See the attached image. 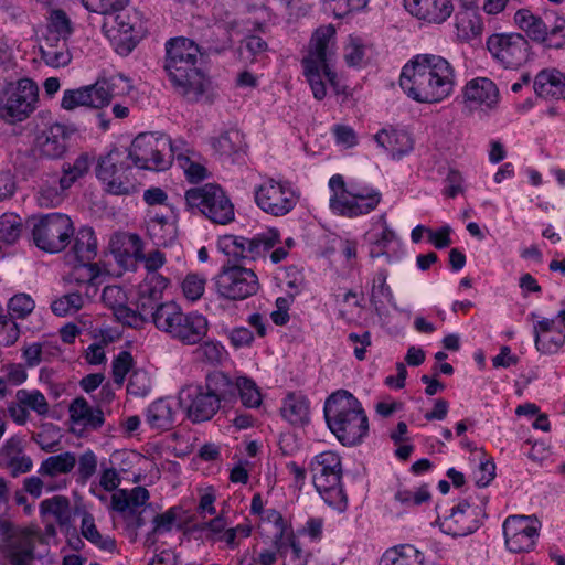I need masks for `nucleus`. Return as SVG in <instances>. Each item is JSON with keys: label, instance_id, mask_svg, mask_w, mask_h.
Returning <instances> with one entry per match:
<instances>
[{"label": "nucleus", "instance_id": "1", "mask_svg": "<svg viewBox=\"0 0 565 565\" xmlns=\"http://www.w3.org/2000/svg\"><path fill=\"white\" fill-rule=\"evenodd\" d=\"M456 73L448 60L435 54H417L402 68L399 85L418 103L436 104L455 89Z\"/></svg>", "mask_w": 565, "mask_h": 565}, {"label": "nucleus", "instance_id": "2", "mask_svg": "<svg viewBox=\"0 0 565 565\" xmlns=\"http://www.w3.org/2000/svg\"><path fill=\"white\" fill-rule=\"evenodd\" d=\"M200 47L185 38L172 39L167 43L164 68L179 94L188 100L196 102L205 93L209 79L198 68Z\"/></svg>", "mask_w": 565, "mask_h": 565}, {"label": "nucleus", "instance_id": "3", "mask_svg": "<svg viewBox=\"0 0 565 565\" xmlns=\"http://www.w3.org/2000/svg\"><path fill=\"white\" fill-rule=\"evenodd\" d=\"M334 35L335 29L332 24L318 28L310 40L308 54L302 60L303 74L313 97L318 100H322L327 96V82L335 94L342 93L338 75L332 68Z\"/></svg>", "mask_w": 565, "mask_h": 565}, {"label": "nucleus", "instance_id": "4", "mask_svg": "<svg viewBox=\"0 0 565 565\" xmlns=\"http://www.w3.org/2000/svg\"><path fill=\"white\" fill-rule=\"evenodd\" d=\"M328 427L347 447L362 443L369 433V419L361 403L348 391H338L324 405Z\"/></svg>", "mask_w": 565, "mask_h": 565}, {"label": "nucleus", "instance_id": "5", "mask_svg": "<svg viewBox=\"0 0 565 565\" xmlns=\"http://www.w3.org/2000/svg\"><path fill=\"white\" fill-rule=\"evenodd\" d=\"M232 390L227 374L212 372L206 376L204 385L183 387L179 401L193 423L205 422L218 412L222 402H233Z\"/></svg>", "mask_w": 565, "mask_h": 565}, {"label": "nucleus", "instance_id": "6", "mask_svg": "<svg viewBox=\"0 0 565 565\" xmlns=\"http://www.w3.org/2000/svg\"><path fill=\"white\" fill-rule=\"evenodd\" d=\"M156 328L185 347L198 345L210 329L209 320L196 311L184 312L173 301L161 302L151 313Z\"/></svg>", "mask_w": 565, "mask_h": 565}, {"label": "nucleus", "instance_id": "7", "mask_svg": "<svg viewBox=\"0 0 565 565\" xmlns=\"http://www.w3.org/2000/svg\"><path fill=\"white\" fill-rule=\"evenodd\" d=\"M180 140L171 141L166 136L154 134L138 135L126 152L127 160L145 170L161 171L170 167L174 154L180 150Z\"/></svg>", "mask_w": 565, "mask_h": 565}, {"label": "nucleus", "instance_id": "8", "mask_svg": "<svg viewBox=\"0 0 565 565\" xmlns=\"http://www.w3.org/2000/svg\"><path fill=\"white\" fill-rule=\"evenodd\" d=\"M312 481L322 499L338 510L347 507V497L341 487L342 465L334 451H323L310 462Z\"/></svg>", "mask_w": 565, "mask_h": 565}, {"label": "nucleus", "instance_id": "9", "mask_svg": "<svg viewBox=\"0 0 565 565\" xmlns=\"http://www.w3.org/2000/svg\"><path fill=\"white\" fill-rule=\"evenodd\" d=\"M184 199L189 210L198 211L215 224L225 225L235 217L232 201L217 184L192 188L185 192Z\"/></svg>", "mask_w": 565, "mask_h": 565}, {"label": "nucleus", "instance_id": "10", "mask_svg": "<svg viewBox=\"0 0 565 565\" xmlns=\"http://www.w3.org/2000/svg\"><path fill=\"white\" fill-rule=\"evenodd\" d=\"M39 88L30 78L9 83L0 95V118L9 124L25 120L35 110Z\"/></svg>", "mask_w": 565, "mask_h": 565}, {"label": "nucleus", "instance_id": "11", "mask_svg": "<svg viewBox=\"0 0 565 565\" xmlns=\"http://www.w3.org/2000/svg\"><path fill=\"white\" fill-rule=\"evenodd\" d=\"M102 30L121 55L129 54L145 33L138 12L126 8L104 15Z\"/></svg>", "mask_w": 565, "mask_h": 565}, {"label": "nucleus", "instance_id": "12", "mask_svg": "<svg viewBox=\"0 0 565 565\" xmlns=\"http://www.w3.org/2000/svg\"><path fill=\"white\" fill-rule=\"evenodd\" d=\"M126 161V152L119 149L110 150L98 160L96 175L107 193L129 195L138 191L136 179L130 178L131 167Z\"/></svg>", "mask_w": 565, "mask_h": 565}, {"label": "nucleus", "instance_id": "13", "mask_svg": "<svg viewBox=\"0 0 565 565\" xmlns=\"http://www.w3.org/2000/svg\"><path fill=\"white\" fill-rule=\"evenodd\" d=\"M74 236L72 220L61 213H50L38 218L32 228L34 244L47 253L64 250Z\"/></svg>", "mask_w": 565, "mask_h": 565}, {"label": "nucleus", "instance_id": "14", "mask_svg": "<svg viewBox=\"0 0 565 565\" xmlns=\"http://www.w3.org/2000/svg\"><path fill=\"white\" fill-rule=\"evenodd\" d=\"M215 286L217 294L230 300H244L255 295L260 287L253 269L231 264L230 260L215 277Z\"/></svg>", "mask_w": 565, "mask_h": 565}, {"label": "nucleus", "instance_id": "15", "mask_svg": "<svg viewBox=\"0 0 565 565\" xmlns=\"http://www.w3.org/2000/svg\"><path fill=\"white\" fill-rule=\"evenodd\" d=\"M255 201L265 213L284 216L296 206L297 196L289 185L270 179L256 189Z\"/></svg>", "mask_w": 565, "mask_h": 565}, {"label": "nucleus", "instance_id": "16", "mask_svg": "<svg viewBox=\"0 0 565 565\" xmlns=\"http://www.w3.org/2000/svg\"><path fill=\"white\" fill-rule=\"evenodd\" d=\"M499 102V88L488 77L472 78L461 89V104L469 113H489L498 107Z\"/></svg>", "mask_w": 565, "mask_h": 565}, {"label": "nucleus", "instance_id": "17", "mask_svg": "<svg viewBox=\"0 0 565 565\" xmlns=\"http://www.w3.org/2000/svg\"><path fill=\"white\" fill-rule=\"evenodd\" d=\"M487 45L490 53L505 67L518 68L527 61L530 45L519 33L493 34Z\"/></svg>", "mask_w": 565, "mask_h": 565}, {"label": "nucleus", "instance_id": "18", "mask_svg": "<svg viewBox=\"0 0 565 565\" xmlns=\"http://www.w3.org/2000/svg\"><path fill=\"white\" fill-rule=\"evenodd\" d=\"M507 547L513 553L530 552L539 536V522L525 515L509 516L503 524Z\"/></svg>", "mask_w": 565, "mask_h": 565}, {"label": "nucleus", "instance_id": "19", "mask_svg": "<svg viewBox=\"0 0 565 565\" xmlns=\"http://www.w3.org/2000/svg\"><path fill=\"white\" fill-rule=\"evenodd\" d=\"M483 516V510L479 504L462 500L452 508L450 515L443 520L441 529L449 535L465 536L478 529Z\"/></svg>", "mask_w": 565, "mask_h": 565}, {"label": "nucleus", "instance_id": "20", "mask_svg": "<svg viewBox=\"0 0 565 565\" xmlns=\"http://www.w3.org/2000/svg\"><path fill=\"white\" fill-rule=\"evenodd\" d=\"M72 431L78 436L98 430L105 423V415L100 407L92 406L86 398L79 396L68 406Z\"/></svg>", "mask_w": 565, "mask_h": 565}, {"label": "nucleus", "instance_id": "21", "mask_svg": "<svg viewBox=\"0 0 565 565\" xmlns=\"http://www.w3.org/2000/svg\"><path fill=\"white\" fill-rule=\"evenodd\" d=\"M109 250L124 270L135 269L142 256L143 243L138 234L118 232L110 237Z\"/></svg>", "mask_w": 565, "mask_h": 565}, {"label": "nucleus", "instance_id": "22", "mask_svg": "<svg viewBox=\"0 0 565 565\" xmlns=\"http://www.w3.org/2000/svg\"><path fill=\"white\" fill-rule=\"evenodd\" d=\"M104 305L111 310L115 319L129 327H138L143 322L142 313L128 307L125 290L116 285L107 286L102 294Z\"/></svg>", "mask_w": 565, "mask_h": 565}, {"label": "nucleus", "instance_id": "23", "mask_svg": "<svg viewBox=\"0 0 565 565\" xmlns=\"http://www.w3.org/2000/svg\"><path fill=\"white\" fill-rule=\"evenodd\" d=\"M42 540V534L36 527H25L14 534L7 546V557L13 565H26L34 555L36 542Z\"/></svg>", "mask_w": 565, "mask_h": 565}, {"label": "nucleus", "instance_id": "24", "mask_svg": "<svg viewBox=\"0 0 565 565\" xmlns=\"http://www.w3.org/2000/svg\"><path fill=\"white\" fill-rule=\"evenodd\" d=\"M66 138L65 127L54 124L36 137L34 152L43 158L57 159L66 151Z\"/></svg>", "mask_w": 565, "mask_h": 565}, {"label": "nucleus", "instance_id": "25", "mask_svg": "<svg viewBox=\"0 0 565 565\" xmlns=\"http://www.w3.org/2000/svg\"><path fill=\"white\" fill-rule=\"evenodd\" d=\"M0 456L12 477L26 473L32 470L33 461L24 452L23 440L19 436H12L0 448Z\"/></svg>", "mask_w": 565, "mask_h": 565}, {"label": "nucleus", "instance_id": "26", "mask_svg": "<svg viewBox=\"0 0 565 565\" xmlns=\"http://www.w3.org/2000/svg\"><path fill=\"white\" fill-rule=\"evenodd\" d=\"M413 15L434 23L446 21L454 12L452 0H404Z\"/></svg>", "mask_w": 565, "mask_h": 565}, {"label": "nucleus", "instance_id": "27", "mask_svg": "<svg viewBox=\"0 0 565 565\" xmlns=\"http://www.w3.org/2000/svg\"><path fill=\"white\" fill-rule=\"evenodd\" d=\"M169 285V279L159 273L147 274L138 289V308L139 312L145 313L150 310V315L159 306L162 294Z\"/></svg>", "mask_w": 565, "mask_h": 565}, {"label": "nucleus", "instance_id": "28", "mask_svg": "<svg viewBox=\"0 0 565 565\" xmlns=\"http://www.w3.org/2000/svg\"><path fill=\"white\" fill-rule=\"evenodd\" d=\"M150 498L149 491L143 487L131 490L120 489L111 495V509L126 515H135L145 507Z\"/></svg>", "mask_w": 565, "mask_h": 565}, {"label": "nucleus", "instance_id": "29", "mask_svg": "<svg viewBox=\"0 0 565 565\" xmlns=\"http://www.w3.org/2000/svg\"><path fill=\"white\" fill-rule=\"evenodd\" d=\"M534 90L543 98H565V75L556 70L541 71L535 77Z\"/></svg>", "mask_w": 565, "mask_h": 565}, {"label": "nucleus", "instance_id": "30", "mask_svg": "<svg viewBox=\"0 0 565 565\" xmlns=\"http://www.w3.org/2000/svg\"><path fill=\"white\" fill-rule=\"evenodd\" d=\"M40 515L45 521L53 518L60 527H68L72 522L71 501L65 495H54L40 503Z\"/></svg>", "mask_w": 565, "mask_h": 565}, {"label": "nucleus", "instance_id": "31", "mask_svg": "<svg viewBox=\"0 0 565 565\" xmlns=\"http://www.w3.org/2000/svg\"><path fill=\"white\" fill-rule=\"evenodd\" d=\"M102 100L95 83L77 89L65 90L61 106L66 110H73L77 107L102 108Z\"/></svg>", "mask_w": 565, "mask_h": 565}, {"label": "nucleus", "instance_id": "32", "mask_svg": "<svg viewBox=\"0 0 565 565\" xmlns=\"http://www.w3.org/2000/svg\"><path fill=\"white\" fill-rule=\"evenodd\" d=\"M280 413L291 425L303 426L309 422V402L302 394L289 393L284 401Z\"/></svg>", "mask_w": 565, "mask_h": 565}, {"label": "nucleus", "instance_id": "33", "mask_svg": "<svg viewBox=\"0 0 565 565\" xmlns=\"http://www.w3.org/2000/svg\"><path fill=\"white\" fill-rule=\"evenodd\" d=\"M375 140L393 157L404 154L413 148L411 136L404 130L394 128L380 130L375 135Z\"/></svg>", "mask_w": 565, "mask_h": 565}, {"label": "nucleus", "instance_id": "34", "mask_svg": "<svg viewBox=\"0 0 565 565\" xmlns=\"http://www.w3.org/2000/svg\"><path fill=\"white\" fill-rule=\"evenodd\" d=\"M230 384L233 386V401L238 394L241 402L245 407L257 408L262 405V393L254 380L246 376H238L233 381L230 377Z\"/></svg>", "mask_w": 565, "mask_h": 565}, {"label": "nucleus", "instance_id": "35", "mask_svg": "<svg viewBox=\"0 0 565 565\" xmlns=\"http://www.w3.org/2000/svg\"><path fill=\"white\" fill-rule=\"evenodd\" d=\"M74 244L72 252L78 262H92L97 255V239L93 228L81 227L72 237Z\"/></svg>", "mask_w": 565, "mask_h": 565}, {"label": "nucleus", "instance_id": "36", "mask_svg": "<svg viewBox=\"0 0 565 565\" xmlns=\"http://www.w3.org/2000/svg\"><path fill=\"white\" fill-rule=\"evenodd\" d=\"M96 86L98 89V94L100 96L102 106H106L109 104L111 98L126 96L131 89L132 85L130 81L122 75H115L109 78L98 79L96 82Z\"/></svg>", "mask_w": 565, "mask_h": 565}, {"label": "nucleus", "instance_id": "37", "mask_svg": "<svg viewBox=\"0 0 565 565\" xmlns=\"http://www.w3.org/2000/svg\"><path fill=\"white\" fill-rule=\"evenodd\" d=\"M543 38L540 43L548 47L561 49L565 45V18L555 13L544 15Z\"/></svg>", "mask_w": 565, "mask_h": 565}, {"label": "nucleus", "instance_id": "38", "mask_svg": "<svg viewBox=\"0 0 565 565\" xmlns=\"http://www.w3.org/2000/svg\"><path fill=\"white\" fill-rule=\"evenodd\" d=\"M329 186L333 192L332 196L330 198L331 210L340 215L353 217V214L356 213V210H354L355 207L348 203L347 199L349 198V190L345 188V182L342 175L335 174L331 177Z\"/></svg>", "mask_w": 565, "mask_h": 565}, {"label": "nucleus", "instance_id": "39", "mask_svg": "<svg viewBox=\"0 0 565 565\" xmlns=\"http://www.w3.org/2000/svg\"><path fill=\"white\" fill-rule=\"evenodd\" d=\"M174 422V411L171 402L160 398L147 409V423L154 429H169Z\"/></svg>", "mask_w": 565, "mask_h": 565}, {"label": "nucleus", "instance_id": "40", "mask_svg": "<svg viewBox=\"0 0 565 565\" xmlns=\"http://www.w3.org/2000/svg\"><path fill=\"white\" fill-rule=\"evenodd\" d=\"M423 555L413 545H401L387 550L381 557L380 565H422Z\"/></svg>", "mask_w": 565, "mask_h": 565}, {"label": "nucleus", "instance_id": "41", "mask_svg": "<svg viewBox=\"0 0 565 565\" xmlns=\"http://www.w3.org/2000/svg\"><path fill=\"white\" fill-rule=\"evenodd\" d=\"M41 56L44 62L53 67L65 66L71 62V53L67 47V40H43L41 46Z\"/></svg>", "mask_w": 565, "mask_h": 565}, {"label": "nucleus", "instance_id": "42", "mask_svg": "<svg viewBox=\"0 0 565 565\" xmlns=\"http://www.w3.org/2000/svg\"><path fill=\"white\" fill-rule=\"evenodd\" d=\"M456 29L460 40L475 39L482 32L481 18L475 10L463 9L456 14Z\"/></svg>", "mask_w": 565, "mask_h": 565}, {"label": "nucleus", "instance_id": "43", "mask_svg": "<svg viewBox=\"0 0 565 565\" xmlns=\"http://www.w3.org/2000/svg\"><path fill=\"white\" fill-rule=\"evenodd\" d=\"M180 150L175 152L174 158L179 167L184 171L186 179L192 183H198L207 178L206 168L191 159L190 153H193L186 148V145L180 140Z\"/></svg>", "mask_w": 565, "mask_h": 565}, {"label": "nucleus", "instance_id": "44", "mask_svg": "<svg viewBox=\"0 0 565 565\" xmlns=\"http://www.w3.org/2000/svg\"><path fill=\"white\" fill-rule=\"evenodd\" d=\"M81 533L87 541L103 551L113 552L116 548L115 540L108 535H103L98 531L94 516L88 512L83 513Z\"/></svg>", "mask_w": 565, "mask_h": 565}, {"label": "nucleus", "instance_id": "45", "mask_svg": "<svg viewBox=\"0 0 565 565\" xmlns=\"http://www.w3.org/2000/svg\"><path fill=\"white\" fill-rule=\"evenodd\" d=\"M76 457L71 451H65L56 456H51L42 461L39 473L47 477L70 473L75 465Z\"/></svg>", "mask_w": 565, "mask_h": 565}, {"label": "nucleus", "instance_id": "46", "mask_svg": "<svg viewBox=\"0 0 565 565\" xmlns=\"http://www.w3.org/2000/svg\"><path fill=\"white\" fill-rule=\"evenodd\" d=\"M73 32V26L67 14L60 9L52 10L46 25L44 40H67Z\"/></svg>", "mask_w": 565, "mask_h": 565}, {"label": "nucleus", "instance_id": "47", "mask_svg": "<svg viewBox=\"0 0 565 565\" xmlns=\"http://www.w3.org/2000/svg\"><path fill=\"white\" fill-rule=\"evenodd\" d=\"M544 17H539L527 9H520L514 14V22L532 41L540 43L543 38Z\"/></svg>", "mask_w": 565, "mask_h": 565}, {"label": "nucleus", "instance_id": "48", "mask_svg": "<svg viewBox=\"0 0 565 565\" xmlns=\"http://www.w3.org/2000/svg\"><path fill=\"white\" fill-rule=\"evenodd\" d=\"M92 162L93 158L88 153H81L72 164L63 166V175L58 178V183L62 188H71L89 171Z\"/></svg>", "mask_w": 565, "mask_h": 565}, {"label": "nucleus", "instance_id": "49", "mask_svg": "<svg viewBox=\"0 0 565 565\" xmlns=\"http://www.w3.org/2000/svg\"><path fill=\"white\" fill-rule=\"evenodd\" d=\"M68 189L70 188H62L56 178H53L51 181L46 180L40 186L38 203L42 207L58 206L64 201Z\"/></svg>", "mask_w": 565, "mask_h": 565}, {"label": "nucleus", "instance_id": "50", "mask_svg": "<svg viewBox=\"0 0 565 565\" xmlns=\"http://www.w3.org/2000/svg\"><path fill=\"white\" fill-rule=\"evenodd\" d=\"M347 200L348 203L356 210V213L353 214L354 217L373 211L381 201V193L374 190H350Z\"/></svg>", "mask_w": 565, "mask_h": 565}, {"label": "nucleus", "instance_id": "51", "mask_svg": "<svg viewBox=\"0 0 565 565\" xmlns=\"http://www.w3.org/2000/svg\"><path fill=\"white\" fill-rule=\"evenodd\" d=\"M17 399H21V404L26 411H33L36 415L45 417L50 413V404L46 397L38 390H19L15 393Z\"/></svg>", "mask_w": 565, "mask_h": 565}, {"label": "nucleus", "instance_id": "52", "mask_svg": "<svg viewBox=\"0 0 565 565\" xmlns=\"http://www.w3.org/2000/svg\"><path fill=\"white\" fill-rule=\"evenodd\" d=\"M280 241L277 230H269L250 238L248 260H256L265 256Z\"/></svg>", "mask_w": 565, "mask_h": 565}, {"label": "nucleus", "instance_id": "53", "mask_svg": "<svg viewBox=\"0 0 565 565\" xmlns=\"http://www.w3.org/2000/svg\"><path fill=\"white\" fill-rule=\"evenodd\" d=\"M193 355L196 361L199 360L200 362L210 365H217L225 356V349L217 341H201L193 351Z\"/></svg>", "mask_w": 565, "mask_h": 565}, {"label": "nucleus", "instance_id": "54", "mask_svg": "<svg viewBox=\"0 0 565 565\" xmlns=\"http://www.w3.org/2000/svg\"><path fill=\"white\" fill-rule=\"evenodd\" d=\"M175 521H177V513L173 508L169 509L164 513L156 514L152 520L153 529L146 536L145 545L148 547L154 546L157 543V535L170 532L172 530Z\"/></svg>", "mask_w": 565, "mask_h": 565}, {"label": "nucleus", "instance_id": "55", "mask_svg": "<svg viewBox=\"0 0 565 565\" xmlns=\"http://www.w3.org/2000/svg\"><path fill=\"white\" fill-rule=\"evenodd\" d=\"M23 231L22 218L15 213H4L0 217V239L8 244L18 241Z\"/></svg>", "mask_w": 565, "mask_h": 565}, {"label": "nucleus", "instance_id": "56", "mask_svg": "<svg viewBox=\"0 0 565 565\" xmlns=\"http://www.w3.org/2000/svg\"><path fill=\"white\" fill-rule=\"evenodd\" d=\"M250 238L228 235L222 239L223 252L235 260H248Z\"/></svg>", "mask_w": 565, "mask_h": 565}, {"label": "nucleus", "instance_id": "57", "mask_svg": "<svg viewBox=\"0 0 565 565\" xmlns=\"http://www.w3.org/2000/svg\"><path fill=\"white\" fill-rule=\"evenodd\" d=\"M32 439L45 452H54L60 445V429L54 424L47 423L41 426V431L35 434Z\"/></svg>", "mask_w": 565, "mask_h": 565}, {"label": "nucleus", "instance_id": "58", "mask_svg": "<svg viewBox=\"0 0 565 565\" xmlns=\"http://www.w3.org/2000/svg\"><path fill=\"white\" fill-rule=\"evenodd\" d=\"M284 539V529L280 530L279 535H275L274 547L273 548H263L257 551L255 547L253 550V557L247 563H255V565H275L278 561L279 554L282 553L284 543L281 540Z\"/></svg>", "mask_w": 565, "mask_h": 565}, {"label": "nucleus", "instance_id": "59", "mask_svg": "<svg viewBox=\"0 0 565 565\" xmlns=\"http://www.w3.org/2000/svg\"><path fill=\"white\" fill-rule=\"evenodd\" d=\"M71 279L78 284H88L96 286L99 284L100 269L96 263L92 262H78L70 274Z\"/></svg>", "mask_w": 565, "mask_h": 565}, {"label": "nucleus", "instance_id": "60", "mask_svg": "<svg viewBox=\"0 0 565 565\" xmlns=\"http://www.w3.org/2000/svg\"><path fill=\"white\" fill-rule=\"evenodd\" d=\"M84 306V299L79 292L66 294L51 305L52 311L60 317L77 312Z\"/></svg>", "mask_w": 565, "mask_h": 565}, {"label": "nucleus", "instance_id": "61", "mask_svg": "<svg viewBox=\"0 0 565 565\" xmlns=\"http://www.w3.org/2000/svg\"><path fill=\"white\" fill-rule=\"evenodd\" d=\"M206 278L200 274H188L181 284L184 297L190 301L199 300L205 291Z\"/></svg>", "mask_w": 565, "mask_h": 565}, {"label": "nucleus", "instance_id": "62", "mask_svg": "<svg viewBox=\"0 0 565 565\" xmlns=\"http://www.w3.org/2000/svg\"><path fill=\"white\" fill-rule=\"evenodd\" d=\"M35 307L34 300L28 294L14 295L8 303V310L13 319L26 318Z\"/></svg>", "mask_w": 565, "mask_h": 565}, {"label": "nucleus", "instance_id": "63", "mask_svg": "<svg viewBox=\"0 0 565 565\" xmlns=\"http://www.w3.org/2000/svg\"><path fill=\"white\" fill-rule=\"evenodd\" d=\"M213 146L221 154L231 156L241 150L242 137L238 131H227L221 135Z\"/></svg>", "mask_w": 565, "mask_h": 565}, {"label": "nucleus", "instance_id": "64", "mask_svg": "<svg viewBox=\"0 0 565 565\" xmlns=\"http://www.w3.org/2000/svg\"><path fill=\"white\" fill-rule=\"evenodd\" d=\"M113 377L116 384L121 385L126 375L132 367V356L128 351L120 352L113 361Z\"/></svg>", "mask_w": 565, "mask_h": 565}]
</instances>
